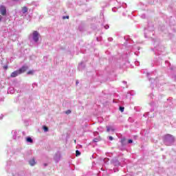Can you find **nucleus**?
Returning a JSON list of instances; mask_svg holds the SVG:
<instances>
[{
	"mask_svg": "<svg viewBox=\"0 0 176 176\" xmlns=\"http://www.w3.org/2000/svg\"><path fill=\"white\" fill-rule=\"evenodd\" d=\"M175 141V138H174V136L170 134L166 135L164 137V142L166 145H168V146H169L170 145H173Z\"/></svg>",
	"mask_w": 176,
	"mask_h": 176,
	"instance_id": "f257e3e1",
	"label": "nucleus"
},
{
	"mask_svg": "<svg viewBox=\"0 0 176 176\" xmlns=\"http://www.w3.org/2000/svg\"><path fill=\"white\" fill-rule=\"evenodd\" d=\"M54 160L56 163H58V162L61 160V153L60 151H58L54 154Z\"/></svg>",
	"mask_w": 176,
	"mask_h": 176,
	"instance_id": "f03ea898",
	"label": "nucleus"
},
{
	"mask_svg": "<svg viewBox=\"0 0 176 176\" xmlns=\"http://www.w3.org/2000/svg\"><path fill=\"white\" fill-rule=\"evenodd\" d=\"M33 41L38 42L39 41V32L38 31H34L32 33Z\"/></svg>",
	"mask_w": 176,
	"mask_h": 176,
	"instance_id": "7ed1b4c3",
	"label": "nucleus"
},
{
	"mask_svg": "<svg viewBox=\"0 0 176 176\" xmlns=\"http://www.w3.org/2000/svg\"><path fill=\"white\" fill-rule=\"evenodd\" d=\"M0 13L2 16H6V7L5 6H0Z\"/></svg>",
	"mask_w": 176,
	"mask_h": 176,
	"instance_id": "20e7f679",
	"label": "nucleus"
},
{
	"mask_svg": "<svg viewBox=\"0 0 176 176\" xmlns=\"http://www.w3.org/2000/svg\"><path fill=\"white\" fill-rule=\"evenodd\" d=\"M28 69V67L23 66L21 68L18 69V71H19L20 75H21V74H24V72H25V71H27Z\"/></svg>",
	"mask_w": 176,
	"mask_h": 176,
	"instance_id": "39448f33",
	"label": "nucleus"
},
{
	"mask_svg": "<svg viewBox=\"0 0 176 176\" xmlns=\"http://www.w3.org/2000/svg\"><path fill=\"white\" fill-rule=\"evenodd\" d=\"M19 75H20V72H19V70H16L11 73L10 78H16V76H19Z\"/></svg>",
	"mask_w": 176,
	"mask_h": 176,
	"instance_id": "423d86ee",
	"label": "nucleus"
},
{
	"mask_svg": "<svg viewBox=\"0 0 176 176\" xmlns=\"http://www.w3.org/2000/svg\"><path fill=\"white\" fill-rule=\"evenodd\" d=\"M29 164L30 166H35L36 164V162H35V159H32L29 161Z\"/></svg>",
	"mask_w": 176,
	"mask_h": 176,
	"instance_id": "0eeeda50",
	"label": "nucleus"
},
{
	"mask_svg": "<svg viewBox=\"0 0 176 176\" xmlns=\"http://www.w3.org/2000/svg\"><path fill=\"white\" fill-rule=\"evenodd\" d=\"M83 68H85V63H80L78 65V69L80 70H82V69H83Z\"/></svg>",
	"mask_w": 176,
	"mask_h": 176,
	"instance_id": "6e6552de",
	"label": "nucleus"
},
{
	"mask_svg": "<svg viewBox=\"0 0 176 176\" xmlns=\"http://www.w3.org/2000/svg\"><path fill=\"white\" fill-rule=\"evenodd\" d=\"M26 141L27 142H30V144H32V142H34V141L32 140V138H31L30 137L26 138Z\"/></svg>",
	"mask_w": 176,
	"mask_h": 176,
	"instance_id": "1a4fd4ad",
	"label": "nucleus"
},
{
	"mask_svg": "<svg viewBox=\"0 0 176 176\" xmlns=\"http://www.w3.org/2000/svg\"><path fill=\"white\" fill-rule=\"evenodd\" d=\"M23 13H27L28 12V8L27 7L22 8Z\"/></svg>",
	"mask_w": 176,
	"mask_h": 176,
	"instance_id": "9d476101",
	"label": "nucleus"
},
{
	"mask_svg": "<svg viewBox=\"0 0 176 176\" xmlns=\"http://www.w3.org/2000/svg\"><path fill=\"white\" fill-rule=\"evenodd\" d=\"M34 70H30L29 72H28V75H34Z\"/></svg>",
	"mask_w": 176,
	"mask_h": 176,
	"instance_id": "9b49d317",
	"label": "nucleus"
},
{
	"mask_svg": "<svg viewBox=\"0 0 176 176\" xmlns=\"http://www.w3.org/2000/svg\"><path fill=\"white\" fill-rule=\"evenodd\" d=\"M100 140V138H96L94 139V142H98Z\"/></svg>",
	"mask_w": 176,
	"mask_h": 176,
	"instance_id": "f8f14e48",
	"label": "nucleus"
},
{
	"mask_svg": "<svg viewBox=\"0 0 176 176\" xmlns=\"http://www.w3.org/2000/svg\"><path fill=\"white\" fill-rule=\"evenodd\" d=\"M80 152L79 151H76V156H80Z\"/></svg>",
	"mask_w": 176,
	"mask_h": 176,
	"instance_id": "ddd939ff",
	"label": "nucleus"
},
{
	"mask_svg": "<svg viewBox=\"0 0 176 176\" xmlns=\"http://www.w3.org/2000/svg\"><path fill=\"white\" fill-rule=\"evenodd\" d=\"M120 111L121 112H124V107H120Z\"/></svg>",
	"mask_w": 176,
	"mask_h": 176,
	"instance_id": "4468645a",
	"label": "nucleus"
},
{
	"mask_svg": "<svg viewBox=\"0 0 176 176\" xmlns=\"http://www.w3.org/2000/svg\"><path fill=\"white\" fill-rule=\"evenodd\" d=\"M65 113L67 115H69V113H71V110H67V111H65Z\"/></svg>",
	"mask_w": 176,
	"mask_h": 176,
	"instance_id": "2eb2a0df",
	"label": "nucleus"
},
{
	"mask_svg": "<svg viewBox=\"0 0 176 176\" xmlns=\"http://www.w3.org/2000/svg\"><path fill=\"white\" fill-rule=\"evenodd\" d=\"M128 143L129 144H133V140H129Z\"/></svg>",
	"mask_w": 176,
	"mask_h": 176,
	"instance_id": "dca6fc26",
	"label": "nucleus"
},
{
	"mask_svg": "<svg viewBox=\"0 0 176 176\" xmlns=\"http://www.w3.org/2000/svg\"><path fill=\"white\" fill-rule=\"evenodd\" d=\"M104 28L105 30H108V28H109V25H104Z\"/></svg>",
	"mask_w": 176,
	"mask_h": 176,
	"instance_id": "f3484780",
	"label": "nucleus"
},
{
	"mask_svg": "<svg viewBox=\"0 0 176 176\" xmlns=\"http://www.w3.org/2000/svg\"><path fill=\"white\" fill-rule=\"evenodd\" d=\"M45 131H49V128H47V126H45Z\"/></svg>",
	"mask_w": 176,
	"mask_h": 176,
	"instance_id": "a211bd4d",
	"label": "nucleus"
},
{
	"mask_svg": "<svg viewBox=\"0 0 176 176\" xmlns=\"http://www.w3.org/2000/svg\"><path fill=\"white\" fill-rule=\"evenodd\" d=\"M109 140H110V141H112L113 140V138L112 136H109Z\"/></svg>",
	"mask_w": 176,
	"mask_h": 176,
	"instance_id": "6ab92c4d",
	"label": "nucleus"
},
{
	"mask_svg": "<svg viewBox=\"0 0 176 176\" xmlns=\"http://www.w3.org/2000/svg\"><path fill=\"white\" fill-rule=\"evenodd\" d=\"M76 85H79V81H78V80H76Z\"/></svg>",
	"mask_w": 176,
	"mask_h": 176,
	"instance_id": "aec40b11",
	"label": "nucleus"
},
{
	"mask_svg": "<svg viewBox=\"0 0 176 176\" xmlns=\"http://www.w3.org/2000/svg\"><path fill=\"white\" fill-rule=\"evenodd\" d=\"M111 129H109V127H107V131H110Z\"/></svg>",
	"mask_w": 176,
	"mask_h": 176,
	"instance_id": "412c9836",
	"label": "nucleus"
},
{
	"mask_svg": "<svg viewBox=\"0 0 176 176\" xmlns=\"http://www.w3.org/2000/svg\"><path fill=\"white\" fill-rule=\"evenodd\" d=\"M2 20V16L0 15V21Z\"/></svg>",
	"mask_w": 176,
	"mask_h": 176,
	"instance_id": "4be33fe9",
	"label": "nucleus"
},
{
	"mask_svg": "<svg viewBox=\"0 0 176 176\" xmlns=\"http://www.w3.org/2000/svg\"><path fill=\"white\" fill-rule=\"evenodd\" d=\"M6 69H8V66L4 67Z\"/></svg>",
	"mask_w": 176,
	"mask_h": 176,
	"instance_id": "5701e85b",
	"label": "nucleus"
},
{
	"mask_svg": "<svg viewBox=\"0 0 176 176\" xmlns=\"http://www.w3.org/2000/svg\"><path fill=\"white\" fill-rule=\"evenodd\" d=\"M43 130H45V125L43 126Z\"/></svg>",
	"mask_w": 176,
	"mask_h": 176,
	"instance_id": "b1692460",
	"label": "nucleus"
},
{
	"mask_svg": "<svg viewBox=\"0 0 176 176\" xmlns=\"http://www.w3.org/2000/svg\"><path fill=\"white\" fill-rule=\"evenodd\" d=\"M123 83H124L126 85L127 83V82L123 81Z\"/></svg>",
	"mask_w": 176,
	"mask_h": 176,
	"instance_id": "393cba45",
	"label": "nucleus"
},
{
	"mask_svg": "<svg viewBox=\"0 0 176 176\" xmlns=\"http://www.w3.org/2000/svg\"><path fill=\"white\" fill-rule=\"evenodd\" d=\"M106 160H108V159H104V162H105Z\"/></svg>",
	"mask_w": 176,
	"mask_h": 176,
	"instance_id": "a878e982",
	"label": "nucleus"
},
{
	"mask_svg": "<svg viewBox=\"0 0 176 176\" xmlns=\"http://www.w3.org/2000/svg\"><path fill=\"white\" fill-rule=\"evenodd\" d=\"M66 19H69V16H66Z\"/></svg>",
	"mask_w": 176,
	"mask_h": 176,
	"instance_id": "bb28decb",
	"label": "nucleus"
},
{
	"mask_svg": "<svg viewBox=\"0 0 176 176\" xmlns=\"http://www.w3.org/2000/svg\"><path fill=\"white\" fill-rule=\"evenodd\" d=\"M175 79H176V76H175Z\"/></svg>",
	"mask_w": 176,
	"mask_h": 176,
	"instance_id": "cd10ccee",
	"label": "nucleus"
}]
</instances>
